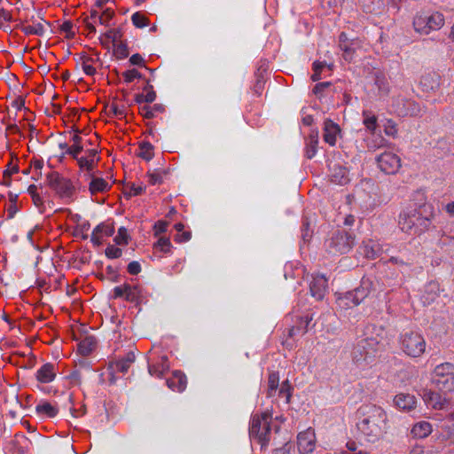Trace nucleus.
Returning <instances> with one entry per match:
<instances>
[{"instance_id": "obj_29", "label": "nucleus", "mask_w": 454, "mask_h": 454, "mask_svg": "<svg viewBox=\"0 0 454 454\" xmlns=\"http://www.w3.org/2000/svg\"><path fill=\"white\" fill-rule=\"evenodd\" d=\"M113 16H114V12L110 11L109 9L106 10L101 14L96 10H91L90 15V20L94 23L100 24L103 26H108L109 21L111 20Z\"/></svg>"}, {"instance_id": "obj_6", "label": "nucleus", "mask_w": 454, "mask_h": 454, "mask_svg": "<svg viewBox=\"0 0 454 454\" xmlns=\"http://www.w3.org/2000/svg\"><path fill=\"white\" fill-rule=\"evenodd\" d=\"M402 350L411 357H419L426 351V341L418 333H406L400 337Z\"/></svg>"}, {"instance_id": "obj_24", "label": "nucleus", "mask_w": 454, "mask_h": 454, "mask_svg": "<svg viewBox=\"0 0 454 454\" xmlns=\"http://www.w3.org/2000/svg\"><path fill=\"white\" fill-rule=\"evenodd\" d=\"M86 177L90 179L89 184V191L92 195L98 192H105L111 187L108 182H106L104 178L95 176L93 174H90Z\"/></svg>"}, {"instance_id": "obj_42", "label": "nucleus", "mask_w": 454, "mask_h": 454, "mask_svg": "<svg viewBox=\"0 0 454 454\" xmlns=\"http://www.w3.org/2000/svg\"><path fill=\"white\" fill-rule=\"evenodd\" d=\"M325 67H328L331 69L332 67H333V64L327 65L325 61H323V62H321V61H315L313 63L314 73L311 75V79L313 81L320 80L321 79L320 73L323 70V68H325Z\"/></svg>"}, {"instance_id": "obj_3", "label": "nucleus", "mask_w": 454, "mask_h": 454, "mask_svg": "<svg viewBox=\"0 0 454 454\" xmlns=\"http://www.w3.org/2000/svg\"><path fill=\"white\" fill-rule=\"evenodd\" d=\"M272 414L269 411L255 413L251 418L249 435L256 440L262 447L268 445L271 435Z\"/></svg>"}, {"instance_id": "obj_33", "label": "nucleus", "mask_w": 454, "mask_h": 454, "mask_svg": "<svg viewBox=\"0 0 454 454\" xmlns=\"http://www.w3.org/2000/svg\"><path fill=\"white\" fill-rule=\"evenodd\" d=\"M331 180L338 184H346L349 181L348 170L342 167L335 168L331 174Z\"/></svg>"}, {"instance_id": "obj_44", "label": "nucleus", "mask_w": 454, "mask_h": 454, "mask_svg": "<svg viewBox=\"0 0 454 454\" xmlns=\"http://www.w3.org/2000/svg\"><path fill=\"white\" fill-rule=\"evenodd\" d=\"M106 37L110 40L113 43V46L117 44L118 43L122 42V33L120 29H110L106 32Z\"/></svg>"}, {"instance_id": "obj_25", "label": "nucleus", "mask_w": 454, "mask_h": 454, "mask_svg": "<svg viewBox=\"0 0 454 454\" xmlns=\"http://www.w3.org/2000/svg\"><path fill=\"white\" fill-rule=\"evenodd\" d=\"M312 320L311 315H305L297 321L296 325L293 326L288 331L289 337H294L295 335H303L308 332L309 325Z\"/></svg>"}, {"instance_id": "obj_36", "label": "nucleus", "mask_w": 454, "mask_h": 454, "mask_svg": "<svg viewBox=\"0 0 454 454\" xmlns=\"http://www.w3.org/2000/svg\"><path fill=\"white\" fill-rule=\"evenodd\" d=\"M279 385V375L278 372H272L268 378L267 395L272 397L275 395Z\"/></svg>"}, {"instance_id": "obj_64", "label": "nucleus", "mask_w": 454, "mask_h": 454, "mask_svg": "<svg viewBox=\"0 0 454 454\" xmlns=\"http://www.w3.org/2000/svg\"><path fill=\"white\" fill-rule=\"evenodd\" d=\"M409 454H425V450L422 446H415L411 450Z\"/></svg>"}, {"instance_id": "obj_28", "label": "nucleus", "mask_w": 454, "mask_h": 454, "mask_svg": "<svg viewBox=\"0 0 454 454\" xmlns=\"http://www.w3.org/2000/svg\"><path fill=\"white\" fill-rule=\"evenodd\" d=\"M97 60L94 59L92 57L89 56L86 53H82L80 55L79 62L78 64L81 65L82 69L87 75H94L97 72L96 67H94V64Z\"/></svg>"}, {"instance_id": "obj_17", "label": "nucleus", "mask_w": 454, "mask_h": 454, "mask_svg": "<svg viewBox=\"0 0 454 454\" xmlns=\"http://www.w3.org/2000/svg\"><path fill=\"white\" fill-rule=\"evenodd\" d=\"M114 233V227L111 223H102L92 231L90 241L95 247L102 245L104 238L110 237Z\"/></svg>"}, {"instance_id": "obj_53", "label": "nucleus", "mask_w": 454, "mask_h": 454, "mask_svg": "<svg viewBox=\"0 0 454 454\" xmlns=\"http://www.w3.org/2000/svg\"><path fill=\"white\" fill-rule=\"evenodd\" d=\"M83 151V145H72L67 148L65 153L71 155L74 159H77L79 154Z\"/></svg>"}, {"instance_id": "obj_9", "label": "nucleus", "mask_w": 454, "mask_h": 454, "mask_svg": "<svg viewBox=\"0 0 454 454\" xmlns=\"http://www.w3.org/2000/svg\"><path fill=\"white\" fill-rule=\"evenodd\" d=\"M376 161L380 169L387 175L397 173L402 166L401 158L392 152H384L380 154Z\"/></svg>"}, {"instance_id": "obj_14", "label": "nucleus", "mask_w": 454, "mask_h": 454, "mask_svg": "<svg viewBox=\"0 0 454 454\" xmlns=\"http://www.w3.org/2000/svg\"><path fill=\"white\" fill-rule=\"evenodd\" d=\"M374 290V284L370 278H362L361 284L354 291L348 292L354 305H359Z\"/></svg>"}, {"instance_id": "obj_16", "label": "nucleus", "mask_w": 454, "mask_h": 454, "mask_svg": "<svg viewBox=\"0 0 454 454\" xmlns=\"http://www.w3.org/2000/svg\"><path fill=\"white\" fill-rule=\"evenodd\" d=\"M422 397L427 406L435 410H443L449 404V400L446 397L432 390L425 389Z\"/></svg>"}, {"instance_id": "obj_31", "label": "nucleus", "mask_w": 454, "mask_h": 454, "mask_svg": "<svg viewBox=\"0 0 454 454\" xmlns=\"http://www.w3.org/2000/svg\"><path fill=\"white\" fill-rule=\"evenodd\" d=\"M363 124L372 136L375 135L377 124V116L370 111H363Z\"/></svg>"}, {"instance_id": "obj_11", "label": "nucleus", "mask_w": 454, "mask_h": 454, "mask_svg": "<svg viewBox=\"0 0 454 454\" xmlns=\"http://www.w3.org/2000/svg\"><path fill=\"white\" fill-rule=\"evenodd\" d=\"M135 360L136 356L134 351H129L123 357L111 361L107 368L112 376L110 381L112 383L115 382V373H126Z\"/></svg>"}, {"instance_id": "obj_58", "label": "nucleus", "mask_w": 454, "mask_h": 454, "mask_svg": "<svg viewBox=\"0 0 454 454\" xmlns=\"http://www.w3.org/2000/svg\"><path fill=\"white\" fill-rule=\"evenodd\" d=\"M141 271V266L138 262L133 261L128 264V272L131 275H137Z\"/></svg>"}, {"instance_id": "obj_5", "label": "nucleus", "mask_w": 454, "mask_h": 454, "mask_svg": "<svg viewBox=\"0 0 454 454\" xmlns=\"http://www.w3.org/2000/svg\"><path fill=\"white\" fill-rule=\"evenodd\" d=\"M432 380L434 386L442 392L454 391V364L451 363L438 364L433 372Z\"/></svg>"}, {"instance_id": "obj_52", "label": "nucleus", "mask_w": 454, "mask_h": 454, "mask_svg": "<svg viewBox=\"0 0 454 454\" xmlns=\"http://www.w3.org/2000/svg\"><path fill=\"white\" fill-rule=\"evenodd\" d=\"M145 191V186L143 185V184H132L129 188V191L126 192V194L129 197L131 196H137V195H140L142 194Z\"/></svg>"}, {"instance_id": "obj_40", "label": "nucleus", "mask_w": 454, "mask_h": 454, "mask_svg": "<svg viewBox=\"0 0 454 454\" xmlns=\"http://www.w3.org/2000/svg\"><path fill=\"white\" fill-rule=\"evenodd\" d=\"M114 54L119 59H123L129 56V50L125 42L118 43L114 45Z\"/></svg>"}, {"instance_id": "obj_62", "label": "nucleus", "mask_w": 454, "mask_h": 454, "mask_svg": "<svg viewBox=\"0 0 454 454\" xmlns=\"http://www.w3.org/2000/svg\"><path fill=\"white\" fill-rule=\"evenodd\" d=\"M330 85L329 82H319L317 84L315 85L314 89H313V92L315 94H319L321 93V91H323V90L326 87H328Z\"/></svg>"}, {"instance_id": "obj_22", "label": "nucleus", "mask_w": 454, "mask_h": 454, "mask_svg": "<svg viewBox=\"0 0 454 454\" xmlns=\"http://www.w3.org/2000/svg\"><path fill=\"white\" fill-rule=\"evenodd\" d=\"M167 385L173 391L183 392L187 386V378L184 372L175 371L172 377L167 380Z\"/></svg>"}, {"instance_id": "obj_51", "label": "nucleus", "mask_w": 454, "mask_h": 454, "mask_svg": "<svg viewBox=\"0 0 454 454\" xmlns=\"http://www.w3.org/2000/svg\"><path fill=\"white\" fill-rule=\"evenodd\" d=\"M338 304L340 307L343 309H348L356 306L353 304V299L351 297H348V292L346 293L343 296L339 297Z\"/></svg>"}, {"instance_id": "obj_61", "label": "nucleus", "mask_w": 454, "mask_h": 454, "mask_svg": "<svg viewBox=\"0 0 454 454\" xmlns=\"http://www.w3.org/2000/svg\"><path fill=\"white\" fill-rule=\"evenodd\" d=\"M84 23L86 25V28L88 30V33H95L96 32V27H95V25L96 23H94L91 20H90V17H88L84 20Z\"/></svg>"}, {"instance_id": "obj_7", "label": "nucleus", "mask_w": 454, "mask_h": 454, "mask_svg": "<svg viewBox=\"0 0 454 454\" xmlns=\"http://www.w3.org/2000/svg\"><path fill=\"white\" fill-rule=\"evenodd\" d=\"M353 246V236L345 231H337L326 242L328 252L332 254H346Z\"/></svg>"}, {"instance_id": "obj_48", "label": "nucleus", "mask_w": 454, "mask_h": 454, "mask_svg": "<svg viewBox=\"0 0 454 454\" xmlns=\"http://www.w3.org/2000/svg\"><path fill=\"white\" fill-rule=\"evenodd\" d=\"M125 82L129 83L135 79L141 78V74L137 69L127 70L122 73Z\"/></svg>"}, {"instance_id": "obj_18", "label": "nucleus", "mask_w": 454, "mask_h": 454, "mask_svg": "<svg viewBox=\"0 0 454 454\" xmlns=\"http://www.w3.org/2000/svg\"><path fill=\"white\" fill-rule=\"evenodd\" d=\"M339 46L343 51L344 59L351 61L356 49L359 47V42L357 40H349L345 33H341L339 36Z\"/></svg>"}, {"instance_id": "obj_13", "label": "nucleus", "mask_w": 454, "mask_h": 454, "mask_svg": "<svg viewBox=\"0 0 454 454\" xmlns=\"http://www.w3.org/2000/svg\"><path fill=\"white\" fill-rule=\"evenodd\" d=\"M360 248L366 258L374 260L382 254L387 253L389 246L387 244H381L373 239H367L363 241Z\"/></svg>"}, {"instance_id": "obj_12", "label": "nucleus", "mask_w": 454, "mask_h": 454, "mask_svg": "<svg viewBox=\"0 0 454 454\" xmlns=\"http://www.w3.org/2000/svg\"><path fill=\"white\" fill-rule=\"evenodd\" d=\"M100 160L99 151L97 148L87 149L85 155L79 156L76 159L77 164L82 171H87L85 176L93 174V170L97 167Z\"/></svg>"}, {"instance_id": "obj_43", "label": "nucleus", "mask_w": 454, "mask_h": 454, "mask_svg": "<svg viewBox=\"0 0 454 454\" xmlns=\"http://www.w3.org/2000/svg\"><path fill=\"white\" fill-rule=\"evenodd\" d=\"M132 23L135 27L142 28L148 26L147 18L140 12H135L131 17Z\"/></svg>"}, {"instance_id": "obj_2", "label": "nucleus", "mask_w": 454, "mask_h": 454, "mask_svg": "<svg viewBox=\"0 0 454 454\" xmlns=\"http://www.w3.org/2000/svg\"><path fill=\"white\" fill-rule=\"evenodd\" d=\"M434 217V208L431 204L409 205L399 215L398 227L408 235L419 236L430 229Z\"/></svg>"}, {"instance_id": "obj_1", "label": "nucleus", "mask_w": 454, "mask_h": 454, "mask_svg": "<svg viewBox=\"0 0 454 454\" xmlns=\"http://www.w3.org/2000/svg\"><path fill=\"white\" fill-rule=\"evenodd\" d=\"M356 429L367 442L374 443L382 439L389 427L387 412L380 406L362 404L356 412Z\"/></svg>"}, {"instance_id": "obj_38", "label": "nucleus", "mask_w": 454, "mask_h": 454, "mask_svg": "<svg viewBox=\"0 0 454 454\" xmlns=\"http://www.w3.org/2000/svg\"><path fill=\"white\" fill-rule=\"evenodd\" d=\"M379 342L373 338H366L363 339L359 341L356 349L357 351H361L362 349L365 351V354L368 355L371 351L376 349V346Z\"/></svg>"}, {"instance_id": "obj_32", "label": "nucleus", "mask_w": 454, "mask_h": 454, "mask_svg": "<svg viewBox=\"0 0 454 454\" xmlns=\"http://www.w3.org/2000/svg\"><path fill=\"white\" fill-rule=\"evenodd\" d=\"M97 340L92 336H87L78 344V350L82 356L90 355L96 348Z\"/></svg>"}, {"instance_id": "obj_34", "label": "nucleus", "mask_w": 454, "mask_h": 454, "mask_svg": "<svg viewBox=\"0 0 454 454\" xmlns=\"http://www.w3.org/2000/svg\"><path fill=\"white\" fill-rule=\"evenodd\" d=\"M22 32L26 35H43L45 28L44 24L42 22H33L32 24H25L21 27Z\"/></svg>"}, {"instance_id": "obj_8", "label": "nucleus", "mask_w": 454, "mask_h": 454, "mask_svg": "<svg viewBox=\"0 0 454 454\" xmlns=\"http://www.w3.org/2000/svg\"><path fill=\"white\" fill-rule=\"evenodd\" d=\"M47 184L60 198L70 199L74 193V186L72 181L59 175L58 172H51L47 175Z\"/></svg>"}, {"instance_id": "obj_57", "label": "nucleus", "mask_w": 454, "mask_h": 454, "mask_svg": "<svg viewBox=\"0 0 454 454\" xmlns=\"http://www.w3.org/2000/svg\"><path fill=\"white\" fill-rule=\"evenodd\" d=\"M127 284L115 286L113 290L114 298H121L126 296Z\"/></svg>"}, {"instance_id": "obj_39", "label": "nucleus", "mask_w": 454, "mask_h": 454, "mask_svg": "<svg viewBox=\"0 0 454 454\" xmlns=\"http://www.w3.org/2000/svg\"><path fill=\"white\" fill-rule=\"evenodd\" d=\"M138 155L145 160H150L153 157V146L148 142H143L139 145Z\"/></svg>"}, {"instance_id": "obj_63", "label": "nucleus", "mask_w": 454, "mask_h": 454, "mask_svg": "<svg viewBox=\"0 0 454 454\" xmlns=\"http://www.w3.org/2000/svg\"><path fill=\"white\" fill-rule=\"evenodd\" d=\"M446 212L452 217H454V201L448 203L445 206Z\"/></svg>"}, {"instance_id": "obj_50", "label": "nucleus", "mask_w": 454, "mask_h": 454, "mask_svg": "<svg viewBox=\"0 0 454 454\" xmlns=\"http://www.w3.org/2000/svg\"><path fill=\"white\" fill-rule=\"evenodd\" d=\"M171 247L169 239L165 238H160L155 244V248L160 249L163 253L170 252Z\"/></svg>"}, {"instance_id": "obj_37", "label": "nucleus", "mask_w": 454, "mask_h": 454, "mask_svg": "<svg viewBox=\"0 0 454 454\" xmlns=\"http://www.w3.org/2000/svg\"><path fill=\"white\" fill-rule=\"evenodd\" d=\"M318 145V137L317 133L315 135H310L309 138V142L306 145L305 148V155L308 159H312L316 153Z\"/></svg>"}, {"instance_id": "obj_56", "label": "nucleus", "mask_w": 454, "mask_h": 454, "mask_svg": "<svg viewBox=\"0 0 454 454\" xmlns=\"http://www.w3.org/2000/svg\"><path fill=\"white\" fill-rule=\"evenodd\" d=\"M192 234L190 231H181L175 236V241L178 243L187 242L191 239Z\"/></svg>"}, {"instance_id": "obj_45", "label": "nucleus", "mask_w": 454, "mask_h": 454, "mask_svg": "<svg viewBox=\"0 0 454 454\" xmlns=\"http://www.w3.org/2000/svg\"><path fill=\"white\" fill-rule=\"evenodd\" d=\"M128 240H129V236H128L127 230L123 227L120 228L118 230L117 235L114 238V242L117 245H126V244H128Z\"/></svg>"}, {"instance_id": "obj_59", "label": "nucleus", "mask_w": 454, "mask_h": 454, "mask_svg": "<svg viewBox=\"0 0 454 454\" xmlns=\"http://www.w3.org/2000/svg\"><path fill=\"white\" fill-rule=\"evenodd\" d=\"M129 63L133 66L145 67V60L143 57L138 53L133 54L129 58Z\"/></svg>"}, {"instance_id": "obj_21", "label": "nucleus", "mask_w": 454, "mask_h": 454, "mask_svg": "<svg viewBox=\"0 0 454 454\" xmlns=\"http://www.w3.org/2000/svg\"><path fill=\"white\" fill-rule=\"evenodd\" d=\"M56 378V367L51 363L43 364L35 372V379L40 383H50Z\"/></svg>"}, {"instance_id": "obj_30", "label": "nucleus", "mask_w": 454, "mask_h": 454, "mask_svg": "<svg viewBox=\"0 0 454 454\" xmlns=\"http://www.w3.org/2000/svg\"><path fill=\"white\" fill-rule=\"evenodd\" d=\"M164 110V106L160 104H155L153 106L145 105L139 107L140 114L146 119H153L157 114L163 113Z\"/></svg>"}, {"instance_id": "obj_49", "label": "nucleus", "mask_w": 454, "mask_h": 454, "mask_svg": "<svg viewBox=\"0 0 454 454\" xmlns=\"http://www.w3.org/2000/svg\"><path fill=\"white\" fill-rule=\"evenodd\" d=\"M106 255L110 258V259H116V258H119L121 256L122 254V251L121 248L119 247H116L114 246H108L106 248Z\"/></svg>"}, {"instance_id": "obj_60", "label": "nucleus", "mask_w": 454, "mask_h": 454, "mask_svg": "<svg viewBox=\"0 0 454 454\" xmlns=\"http://www.w3.org/2000/svg\"><path fill=\"white\" fill-rule=\"evenodd\" d=\"M168 223L163 221H159L155 223L154 229L157 233L165 232L167 231Z\"/></svg>"}, {"instance_id": "obj_4", "label": "nucleus", "mask_w": 454, "mask_h": 454, "mask_svg": "<svg viewBox=\"0 0 454 454\" xmlns=\"http://www.w3.org/2000/svg\"><path fill=\"white\" fill-rule=\"evenodd\" d=\"M444 25V17L442 13L420 12L413 19V27L420 35H429L433 31L439 30Z\"/></svg>"}, {"instance_id": "obj_15", "label": "nucleus", "mask_w": 454, "mask_h": 454, "mask_svg": "<svg viewBox=\"0 0 454 454\" xmlns=\"http://www.w3.org/2000/svg\"><path fill=\"white\" fill-rule=\"evenodd\" d=\"M310 294L317 301L324 299L327 292V279L322 274H316L312 277L309 285Z\"/></svg>"}, {"instance_id": "obj_27", "label": "nucleus", "mask_w": 454, "mask_h": 454, "mask_svg": "<svg viewBox=\"0 0 454 454\" xmlns=\"http://www.w3.org/2000/svg\"><path fill=\"white\" fill-rule=\"evenodd\" d=\"M35 411L40 416L54 418L58 414L59 409L49 402L42 401L36 405Z\"/></svg>"}, {"instance_id": "obj_55", "label": "nucleus", "mask_w": 454, "mask_h": 454, "mask_svg": "<svg viewBox=\"0 0 454 454\" xmlns=\"http://www.w3.org/2000/svg\"><path fill=\"white\" fill-rule=\"evenodd\" d=\"M385 133L389 137H396L397 135V128L394 121H388L387 124L385 127Z\"/></svg>"}, {"instance_id": "obj_41", "label": "nucleus", "mask_w": 454, "mask_h": 454, "mask_svg": "<svg viewBox=\"0 0 454 454\" xmlns=\"http://www.w3.org/2000/svg\"><path fill=\"white\" fill-rule=\"evenodd\" d=\"M292 389L293 387L288 380L283 381L279 387L278 395L279 396L285 398L286 403H290Z\"/></svg>"}, {"instance_id": "obj_20", "label": "nucleus", "mask_w": 454, "mask_h": 454, "mask_svg": "<svg viewBox=\"0 0 454 454\" xmlns=\"http://www.w3.org/2000/svg\"><path fill=\"white\" fill-rule=\"evenodd\" d=\"M340 129L338 124L331 120H326L324 123V141L329 145H336L337 137L340 136Z\"/></svg>"}, {"instance_id": "obj_23", "label": "nucleus", "mask_w": 454, "mask_h": 454, "mask_svg": "<svg viewBox=\"0 0 454 454\" xmlns=\"http://www.w3.org/2000/svg\"><path fill=\"white\" fill-rule=\"evenodd\" d=\"M394 403L400 410L411 411L416 407L417 401L414 395L401 393L395 396Z\"/></svg>"}, {"instance_id": "obj_46", "label": "nucleus", "mask_w": 454, "mask_h": 454, "mask_svg": "<svg viewBox=\"0 0 454 454\" xmlns=\"http://www.w3.org/2000/svg\"><path fill=\"white\" fill-rule=\"evenodd\" d=\"M365 141L367 147L371 150H376L384 145V138L381 136H378L373 139L367 138Z\"/></svg>"}, {"instance_id": "obj_35", "label": "nucleus", "mask_w": 454, "mask_h": 454, "mask_svg": "<svg viewBox=\"0 0 454 454\" xmlns=\"http://www.w3.org/2000/svg\"><path fill=\"white\" fill-rule=\"evenodd\" d=\"M142 297V290L138 286L127 284L125 300L130 302H137Z\"/></svg>"}, {"instance_id": "obj_47", "label": "nucleus", "mask_w": 454, "mask_h": 454, "mask_svg": "<svg viewBox=\"0 0 454 454\" xmlns=\"http://www.w3.org/2000/svg\"><path fill=\"white\" fill-rule=\"evenodd\" d=\"M148 182L152 185L160 184L163 182V174L161 172L153 171L147 174Z\"/></svg>"}, {"instance_id": "obj_26", "label": "nucleus", "mask_w": 454, "mask_h": 454, "mask_svg": "<svg viewBox=\"0 0 454 454\" xmlns=\"http://www.w3.org/2000/svg\"><path fill=\"white\" fill-rule=\"evenodd\" d=\"M432 425L425 420L419 421L412 427L411 434L413 437L423 439L432 433Z\"/></svg>"}, {"instance_id": "obj_54", "label": "nucleus", "mask_w": 454, "mask_h": 454, "mask_svg": "<svg viewBox=\"0 0 454 454\" xmlns=\"http://www.w3.org/2000/svg\"><path fill=\"white\" fill-rule=\"evenodd\" d=\"M144 90L146 91V93L145 94V103H152L155 100L156 98V93L155 91L153 90V88L152 85H146Z\"/></svg>"}, {"instance_id": "obj_19", "label": "nucleus", "mask_w": 454, "mask_h": 454, "mask_svg": "<svg viewBox=\"0 0 454 454\" xmlns=\"http://www.w3.org/2000/svg\"><path fill=\"white\" fill-rule=\"evenodd\" d=\"M169 368L168 358L166 355L159 356L157 361L149 363L148 364V372L150 375L157 378H161L167 372H168Z\"/></svg>"}, {"instance_id": "obj_10", "label": "nucleus", "mask_w": 454, "mask_h": 454, "mask_svg": "<svg viewBox=\"0 0 454 454\" xmlns=\"http://www.w3.org/2000/svg\"><path fill=\"white\" fill-rule=\"evenodd\" d=\"M317 445V436L315 429L308 427L297 435V450L300 454H310L314 451Z\"/></svg>"}]
</instances>
